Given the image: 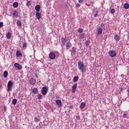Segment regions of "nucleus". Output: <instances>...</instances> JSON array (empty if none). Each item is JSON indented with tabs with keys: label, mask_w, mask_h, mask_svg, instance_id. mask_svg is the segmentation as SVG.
Wrapping results in <instances>:
<instances>
[{
	"label": "nucleus",
	"mask_w": 129,
	"mask_h": 129,
	"mask_svg": "<svg viewBox=\"0 0 129 129\" xmlns=\"http://www.w3.org/2000/svg\"><path fill=\"white\" fill-rule=\"evenodd\" d=\"M79 37L81 39H83L84 38V35L83 34H82L79 36Z\"/></svg>",
	"instance_id": "obj_26"
},
{
	"label": "nucleus",
	"mask_w": 129,
	"mask_h": 129,
	"mask_svg": "<svg viewBox=\"0 0 129 129\" xmlns=\"http://www.w3.org/2000/svg\"><path fill=\"white\" fill-rule=\"evenodd\" d=\"M27 44L25 43H24L23 45V49H25L27 47Z\"/></svg>",
	"instance_id": "obj_27"
},
{
	"label": "nucleus",
	"mask_w": 129,
	"mask_h": 129,
	"mask_svg": "<svg viewBox=\"0 0 129 129\" xmlns=\"http://www.w3.org/2000/svg\"><path fill=\"white\" fill-rule=\"evenodd\" d=\"M17 23L18 26H20L21 25V23L19 20L17 21Z\"/></svg>",
	"instance_id": "obj_30"
},
{
	"label": "nucleus",
	"mask_w": 129,
	"mask_h": 129,
	"mask_svg": "<svg viewBox=\"0 0 129 129\" xmlns=\"http://www.w3.org/2000/svg\"><path fill=\"white\" fill-rule=\"evenodd\" d=\"M98 34L100 35L102 33V29L101 28H99L98 29Z\"/></svg>",
	"instance_id": "obj_15"
},
{
	"label": "nucleus",
	"mask_w": 129,
	"mask_h": 129,
	"mask_svg": "<svg viewBox=\"0 0 129 129\" xmlns=\"http://www.w3.org/2000/svg\"><path fill=\"white\" fill-rule=\"evenodd\" d=\"M55 57V55L53 52H50L49 54V57L51 59H53Z\"/></svg>",
	"instance_id": "obj_6"
},
{
	"label": "nucleus",
	"mask_w": 129,
	"mask_h": 129,
	"mask_svg": "<svg viewBox=\"0 0 129 129\" xmlns=\"http://www.w3.org/2000/svg\"><path fill=\"white\" fill-rule=\"evenodd\" d=\"M13 83L12 81L10 80L8 82L7 87L8 90L9 91L11 90V88L13 86Z\"/></svg>",
	"instance_id": "obj_3"
},
{
	"label": "nucleus",
	"mask_w": 129,
	"mask_h": 129,
	"mask_svg": "<svg viewBox=\"0 0 129 129\" xmlns=\"http://www.w3.org/2000/svg\"><path fill=\"white\" fill-rule=\"evenodd\" d=\"M38 98L39 99H40L42 98V96L41 94H39L38 95Z\"/></svg>",
	"instance_id": "obj_32"
},
{
	"label": "nucleus",
	"mask_w": 129,
	"mask_h": 129,
	"mask_svg": "<svg viewBox=\"0 0 129 129\" xmlns=\"http://www.w3.org/2000/svg\"><path fill=\"white\" fill-rule=\"evenodd\" d=\"M65 41V39H63L62 40V42H64Z\"/></svg>",
	"instance_id": "obj_42"
},
{
	"label": "nucleus",
	"mask_w": 129,
	"mask_h": 129,
	"mask_svg": "<svg viewBox=\"0 0 129 129\" xmlns=\"http://www.w3.org/2000/svg\"><path fill=\"white\" fill-rule=\"evenodd\" d=\"M41 14L39 12H36V16L37 19H39L40 18V16Z\"/></svg>",
	"instance_id": "obj_8"
},
{
	"label": "nucleus",
	"mask_w": 129,
	"mask_h": 129,
	"mask_svg": "<svg viewBox=\"0 0 129 129\" xmlns=\"http://www.w3.org/2000/svg\"><path fill=\"white\" fill-rule=\"evenodd\" d=\"M120 37L117 35H115L114 36V39L116 41H118L119 40Z\"/></svg>",
	"instance_id": "obj_13"
},
{
	"label": "nucleus",
	"mask_w": 129,
	"mask_h": 129,
	"mask_svg": "<svg viewBox=\"0 0 129 129\" xmlns=\"http://www.w3.org/2000/svg\"><path fill=\"white\" fill-rule=\"evenodd\" d=\"M11 37V33H8L6 35V37L8 39H10Z\"/></svg>",
	"instance_id": "obj_18"
},
{
	"label": "nucleus",
	"mask_w": 129,
	"mask_h": 129,
	"mask_svg": "<svg viewBox=\"0 0 129 129\" xmlns=\"http://www.w3.org/2000/svg\"><path fill=\"white\" fill-rule=\"evenodd\" d=\"M77 84H74L72 88V89L73 92H74L76 90V88L77 87Z\"/></svg>",
	"instance_id": "obj_7"
},
{
	"label": "nucleus",
	"mask_w": 129,
	"mask_h": 129,
	"mask_svg": "<svg viewBox=\"0 0 129 129\" xmlns=\"http://www.w3.org/2000/svg\"><path fill=\"white\" fill-rule=\"evenodd\" d=\"M124 7L126 9H127L129 7V5L127 3H125L124 5Z\"/></svg>",
	"instance_id": "obj_20"
},
{
	"label": "nucleus",
	"mask_w": 129,
	"mask_h": 129,
	"mask_svg": "<svg viewBox=\"0 0 129 129\" xmlns=\"http://www.w3.org/2000/svg\"><path fill=\"white\" fill-rule=\"evenodd\" d=\"M78 67L82 73H83L85 72V67L84 63L81 61L78 62Z\"/></svg>",
	"instance_id": "obj_1"
},
{
	"label": "nucleus",
	"mask_w": 129,
	"mask_h": 129,
	"mask_svg": "<svg viewBox=\"0 0 129 129\" xmlns=\"http://www.w3.org/2000/svg\"><path fill=\"white\" fill-rule=\"evenodd\" d=\"M40 120L37 117H35L34 118V121L36 122H38V121H39Z\"/></svg>",
	"instance_id": "obj_28"
},
{
	"label": "nucleus",
	"mask_w": 129,
	"mask_h": 129,
	"mask_svg": "<svg viewBox=\"0 0 129 129\" xmlns=\"http://www.w3.org/2000/svg\"><path fill=\"white\" fill-rule=\"evenodd\" d=\"M41 82V81H39V82Z\"/></svg>",
	"instance_id": "obj_46"
},
{
	"label": "nucleus",
	"mask_w": 129,
	"mask_h": 129,
	"mask_svg": "<svg viewBox=\"0 0 129 129\" xmlns=\"http://www.w3.org/2000/svg\"><path fill=\"white\" fill-rule=\"evenodd\" d=\"M76 118L77 119H79V116H77L76 117Z\"/></svg>",
	"instance_id": "obj_43"
},
{
	"label": "nucleus",
	"mask_w": 129,
	"mask_h": 129,
	"mask_svg": "<svg viewBox=\"0 0 129 129\" xmlns=\"http://www.w3.org/2000/svg\"><path fill=\"white\" fill-rule=\"evenodd\" d=\"M78 76H75L74 77L73 79V81L74 82H76L77 81L78 79Z\"/></svg>",
	"instance_id": "obj_23"
},
{
	"label": "nucleus",
	"mask_w": 129,
	"mask_h": 129,
	"mask_svg": "<svg viewBox=\"0 0 129 129\" xmlns=\"http://www.w3.org/2000/svg\"><path fill=\"white\" fill-rule=\"evenodd\" d=\"M123 90V89L122 88H120V90L121 91H122V90Z\"/></svg>",
	"instance_id": "obj_40"
},
{
	"label": "nucleus",
	"mask_w": 129,
	"mask_h": 129,
	"mask_svg": "<svg viewBox=\"0 0 129 129\" xmlns=\"http://www.w3.org/2000/svg\"><path fill=\"white\" fill-rule=\"evenodd\" d=\"M4 108L5 111L6 110V107H4Z\"/></svg>",
	"instance_id": "obj_44"
},
{
	"label": "nucleus",
	"mask_w": 129,
	"mask_h": 129,
	"mask_svg": "<svg viewBox=\"0 0 129 129\" xmlns=\"http://www.w3.org/2000/svg\"><path fill=\"white\" fill-rule=\"evenodd\" d=\"M3 25L2 22H0V28L2 27Z\"/></svg>",
	"instance_id": "obj_37"
},
{
	"label": "nucleus",
	"mask_w": 129,
	"mask_h": 129,
	"mask_svg": "<svg viewBox=\"0 0 129 129\" xmlns=\"http://www.w3.org/2000/svg\"><path fill=\"white\" fill-rule=\"evenodd\" d=\"M85 104L84 103H82L80 105V107L81 109H83L85 106Z\"/></svg>",
	"instance_id": "obj_22"
},
{
	"label": "nucleus",
	"mask_w": 129,
	"mask_h": 129,
	"mask_svg": "<svg viewBox=\"0 0 129 129\" xmlns=\"http://www.w3.org/2000/svg\"><path fill=\"white\" fill-rule=\"evenodd\" d=\"M56 103L59 106H60L61 105L62 103L60 100H57L56 101Z\"/></svg>",
	"instance_id": "obj_12"
},
{
	"label": "nucleus",
	"mask_w": 129,
	"mask_h": 129,
	"mask_svg": "<svg viewBox=\"0 0 129 129\" xmlns=\"http://www.w3.org/2000/svg\"><path fill=\"white\" fill-rule=\"evenodd\" d=\"M76 6L77 7H78L79 6V4H77L76 5Z\"/></svg>",
	"instance_id": "obj_41"
},
{
	"label": "nucleus",
	"mask_w": 129,
	"mask_h": 129,
	"mask_svg": "<svg viewBox=\"0 0 129 129\" xmlns=\"http://www.w3.org/2000/svg\"><path fill=\"white\" fill-rule=\"evenodd\" d=\"M17 102V100L15 99H14L13 100V101L12 102V103L13 104L15 105L16 104Z\"/></svg>",
	"instance_id": "obj_24"
},
{
	"label": "nucleus",
	"mask_w": 129,
	"mask_h": 129,
	"mask_svg": "<svg viewBox=\"0 0 129 129\" xmlns=\"http://www.w3.org/2000/svg\"><path fill=\"white\" fill-rule=\"evenodd\" d=\"M71 43L70 42H68L66 44V46L67 47L70 48L71 47Z\"/></svg>",
	"instance_id": "obj_21"
},
{
	"label": "nucleus",
	"mask_w": 129,
	"mask_h": 129,
	"mask_svg": "<svg viewBox=\"0 0 129 129\" xmlns=\"http://www.w3.org/2000/svg\"><path fill=\"white\" fill-rule=\"evenodd\" d=\"M16 55L17 57H19L20 56H21L22 54L19 51H17L16 52Z\"/></svg>",
	"instance_id": "obj_14"
},
{
	"label": "nucleus",
	"mask_w": 129,
	"mask_h": 129,
	"mask_svg": "<svg viewBox=\"0 0 129 129\" xmlns=\"http://www.w3.org/2000/svg\"><path fill=\"white\" fill-rule=\"evenodd\" d=\"M89 43H90L88 41H86L85 42V44L86 47H88V46L89 45Z\"/></svg>",
	"instance_id": "obj_25"
},
{
	"label": "nucleus",
	"mask_w": 129,
	"mask_h": 129,
	"mask_svg": "<svg viewBox=\"0 0 129 129\" xmlns=\"http://www.w3.org/2000/svg\"><path fill=\"white\" fill-rule=\"evenodd\" d=\"M38 91L37 89V88H34L32 91V92H33L34 94H36Z\"/></svg>",
	"instance_id": "obj_16"
},
{
	"label": "nucleus",
	"mask_w": 129,
	"mask_h": 129,
	"mask_svg": "<svg viewBox=\"0 0 129 129\" xmlns=\"http://www.w3.org/2000/svg\"><path fill=\"white\" fill-rule=\"evenodd\" d=\"M48 87L47 86L43 87L41 89V93L44 95H45L47 93Z\"/></svg>",
	"instance_id": "obj_2"
},
{
	"label": "nucleus",
	"mask_w": 129,
	"mask_h": 129,
	"mask_svg": "<svg viewBox=\"0 0 129 129\" xmlns=\"http://www.w3.org/2000/svg\"><path fill=\"white\" fill-rule=\"evenodd\" d=\"M29 82L31 84H34L35 83V80L33 78H31Z\"/></svg>",
	"instance_id": "obj_9"
},
{
	"label": "nucleus",
	"mask_w": 129,
	"mask_h": 129,
	"mask_svg": "<svg viewBox=\"0 0 129 129\" xmlns=\"http://www.w3.org/2000/svg\"><path fill=\"white\" fill-rule=\"evenodd\" d=\"M41 7L40 5H36L35 7V10L37 11H39Z\"/></svg>",
	"instance_id": "obj_10"
},
{
	"label": "nucleus",
	"mask_w": 129,
	"mask_h": 129,
	"mask_svg": "<svg viewBox=\"0 0 129 129\" xmlns=\"http://www.w3.org/2000/svg\"><path fill=\"white\" fill-rule=\"evenodd\" d=\"M76 48L74 47H72L71 51V52L73 54V55L75 54L76 53Z\"/></svg>",
	"instance_id": "obj_11"
},
{
	"label": "nucleus",
	"mask_w": 129,
	"mask_h": 129,
	"mask_svg": "<svg viewBox=\"0 0 129 129\" xmlns=\"http://www.w3.org/2000/svg\"><path fill=\"white\" fill-rule=\"evenodd\" d=\"M127 91L128 92V93H129V88L128 89Z\"/></svg>",
	"instance_id": "obj_45"
},
{
	"label": "nucleus",
	"mask_w": 129,
	"mask_h": 129,
	"mask_svg": "<svg viewBox=\"0 0 129 129\" xmlns=\"http://www.w3.org/2000/svg\"><path fill=\"white\" fill-rule=\"evenodd\" d=\"M14 65L15 67L17 68L19 70H21L22 68L21 66L18 63H15Z\"/></svg>",
	"instance_id": "obj_5"
},
{
	"label": "nucleus",
	"mask_w": 129,
	"mask_h": 129,
	"mask_svg": "<svg viewBox=\"0 0 129 129\" xmlns=\"http://www.w3.org/2000/svg\"><path fill=\"white\" fill-rule=\"evenodd\" d=\"M101 26L102 28H105L104 25L103 23L101 24Z\"/></svg>",
	"instance_id": "obj_35"
},
{
	"label": "nucleus",
	"mask_w": 129,
	"mask_h": 129,
	"mask_svg": "<svg viewBox=\"0 0 129 129\" xmlns=\"http://www.w3.org/2000/svg\"><path fill=\"white\" fill-rule=\"evenodd\" d=\"M110 11L111 13H114L115 12V9L113 8H112L111 10Z\"/></svg>",
	"instance_id": "obj_31"
},
{
	"label": "nucleus",
	"mask_w": 129,
	"mask_h": 129,
	"mask_svg": "<svg viewBox=\"0 0 129 129\" xmlns=\"http://www.w3.org/2000/svg\"><path fill=\"white\" fill-rule=\"evenodd\" d=\"M30 2L29 1H27V3H26V5L27 6H30Z\"/></svg>",
	"instance_id": "obj_34"
},
{
	"label": "nucleus",
	"mask_w": 129,
	"mask_h": 129,
	"mask_svg": "<svg viewBox=\"0 0 129 129\" xmlns=\"http://www.w3.org/2000/svg\"><path fill=\"white\" fill-rule=\"evenodd\" d=\"M18 6V3L17 2H15L13 4V6L14 8H16Z\"/></svg>",
	"instance_id": "obj_19"
},
{
	"label": "nucleus",
	"mask_w": 129,
	"mask_h": 129,
	"mask_svg": "<svg viewBox=\"0 0 129 129\" xmlns=\"http://www.w3.org/2000/svg\"><path fill=\"white\" fill-rule=\"evenodd\" d=\"M78 1L79 3H81L82 2L83 0H78Z\"/></svg>",
	"instance_id": "obj_39"
},
{
	"label": "nucleus",
	"mask_w": 129,
	"mask_h": 129,
	"mask_svg": "<svg viewBox=\"0 0 129 129\" xmlns=\"http://www.w3.org/2000/svg\"><path fill=\"white\" fill-rule=\"evenodd\" d=\"M13 15L14 17H16L17 16V15H16V12H14L13 13Z\"/></svg>",
	"instance_id": "obj_36"
},
{
	"label": "nucleus",
	"mask_w": 129,
	"mask_h": 129,
	"mask_svg": "<svg viewBox=\"0 0 129 129\" xmlns=\"http://www.w3.org/2000/svg\"><path fill=\"white\" fill-rule=\"evenodd\" d=\"M109 55L112 57H114L116 55L115 52L113 50H111L109 53Z\"/></svg>",
	"instance_id": "obj_4"
},
{
	"label": "nucleus",
	"mask_w": 129,
	"mask_h": 129,
	"mask_svg": "<svg viewBox=\"0 0 129 129\" xmlns=\"http://www.w3.org/2000/svg\"><path fill=\"white\" fill-rule=\"evenodd\" d=\"M78 31L79 33H82L83 32V30L81 28H79L78 29Z\"/></svg>",
	"instance_id": "obj_33"
},
{
	"label": "nucleus",
	"mask_w": 129,
	"mask_h": 129,
	"mask_svg": "<svg viewBox=\"0 0 129 129\" xmlns=\"http://www.w3.org/2000/svg\"><path fill=\"white\" fill-rule=\"evenodd\" d=\"M8 75V72L6 71H5L4 72L3 76L5 78H6Z\"/></svg>",
	"instance_id": "obj_17"
},
{
	"label": "nucleus",
	"mask_w": 129,
	"mask_h": 129,
	"mask_svg": "<svg viewBox=\"0 0 129 129\" xmlns=\"http://www.w3.org/2000/svg\"><path fill=\"white\" fill-rule=\"evenodd\" d=\"M123 117L124 118L126 117V114H124L123 116Z\"/></svg>",
	"instance_id": "obj_38"
},
{
	"label": "nucleus",
	"mask_w": 129,
	"mask_h": 129,
	"mask_svg": "<svg viewBox=\"0 0 129 129\" xmlns=\"http://www.w3.org/2000/svg\"><path fill=\"white\" fill-rule=\"evenodd\" d=\"M95 12L96 13L94 15V16L95 17H97L98 13L99 12V11L98 10H96Z\"/></svg>",
	"instance_id": "obj_29"
}]
</instances>
